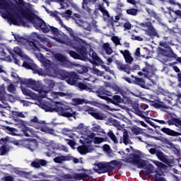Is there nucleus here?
I'll list each match as a JSON object with an SVG mask.
<instances>
[{
	"label": "nucleus",
	"mask_w": 181,
	"mask_h": 181,
	"mask_svg": "<svg viewBox=\"0 0 181 181\" xmlns=\"http://www.w3.org/2000/svg\"><path fill=\"white\" fill-rule=\"evenodd\" d=\"M55 20L59 22V25H61L62 28H64V29L69 32L73 40L69 39L67 35L59 30L57 28L53 26L49 27V32L54 35L52 38L54 39V40H56L58 43L66 45V46H71V47H73V49H74L77 52L71 50H67L66 52L71 57H73V59L83 60V62L88 60V58L87 57L88 54L87 49L90 47V45H88V44H87L84 40L77 37V35L74 31H73V29L64 25L60 17L56 16ZM77 53H79V54Z\"/></svg>",
	"instance_id": "nucleus-1"
},
{
	"label": "nucleus",
	"mask_w": 181,
	"mask_h": 181,
	"mask_svg": "<svg viewBox=\"0 0 181 181\" xmlns=\"http://www.w3.org/2000/svg\"><path fill=\"white\" fill-rule=\"evenodd\" d=\"M88 129V127L83 123H81L77 127H74L75 132H77L79 135H82L80 137L79 142L83 146H80L77 148L78 152H79L81 155H86V153H90L94 151L93 146H91L93 142L96 145H100V144H103V142L105 141V139L103 137L96 136L95 133H90V135L84 134L87 132Z\"/></svg>",
	"instance_id": "nucleus-2"
},
{
	"label": "nucleus",
	"mask_w": 181,
	"mask_h": 181,
	"mask_svg": "<svg viewBox=\"0 0 181 181\" xmlns=\"http://www.w3.org/2000/svg\"><path fill=\"white\" fill-rule=\"evenodd\" d=\"M16 5H18V13L19 16L26 19L29 22L33 23L34 28L38 30H42L43 33H49L50 32V25H47L45 21L42 18L35 16L30 9L25 8L26 3L23 0H17L16 1Z\"/></svg>",
	"instance_id": "nucleus-3"
},
{
	"label": "nucleus",
	"mask_w": 181,
	"mask_h": 181,
	"mask_svg": "<svg viewBox=\"0 0 181 181\" xmlns=\"http://www.w3.org/2000/svg\"><path fill=\"white\" fill-rule=\"evenodd\" d=\"M36 58L43 64L45 70L43 71L40 68H37L35 74H39V76H49V77H57V78H60L61 80H66L67 76H69L70 72H67L63 69H59L56 66H54V63L48 59L47 58H45L43 54H39L36 55Z\"/></svg>",
	"instance_id": "nucleus-4"
},
{
	"label": "nucleus",
	"mask_w": 181,
	"mask_h": 181,
	"mask_svg": "<svg viewBox=\"0 0 181 181\" xmlns=\"http://www.w3.org/2000/svg\"><path fill=\"white\" fill-rule=\"evenodd\" d=\"M38 105L47 112H54V111H55V112H57L58 115H61V117H70L76 116V112L73 111V109L62 102H52L50 103L41 100Z\"/></svg>",
	"instance_id": "nucleus-5"
},
{
	"label": "nucleus",
	"mask_w": 181,
	"mask_h": 181,
	"mask_svg": "<svg viewBox=\"0 0 181 181\" xmlns=\"http://www.w3.org/2000/svg\"><path fill=\"white\" fill-rule=\"evenodd\" d=\"M152 163L156 165L157 169L155 170V167L149 162L141 160L139 157L136 158L134 160V163L137 165L139 169H146L149 173H156L155 175V181H166V180L160 176H163V170H165V165L163 163L152 160Z\"/></svg>",
	"instance_id": "nucleus-6"
},
{
	"label": "nucleus",
	"mask_w": 181,
	"mask_h": 181,
	"mask_svg": "<svg viewBox=\"0 0 181 181\" xmlns=\"http://www.w3.org/2000/svg\"><path fill=\"white\" fill-rule=\"evenodd\" d=\"M0 13L2 18L7 19L9 25H15L16 26L23 25L22 18L11 9V7L5 0H0Z\"/></svg>",
	"instance_id": "nucleus-7"
},
{
	"label": "nucleus",
	"mask_w": 181,
	"mask_h": 181,
	"mask_svg": "<svg viewBox=\"0 0 181 181\" xmlns=\"http://www.w3.org/2000/svg\"><path fill=\"white\" fill-rule=\"evenodd\" d=\"M13 36L17 45H19L20 46H25L27 50H30V52H33V53L35 54V57L37 54H40V52L49 51L47 46L43 45L37 41H29L25 37H21L18 35H13ZM37 52L39 54H37Z\"/></svg>",
	"instance_id": "nucleus-8"
},
{
	"label": "nucleus",
	"mask_w": 181,
	"mask_h": 181,
	"mask_svg": "<svg viewBox=\"0 0 181 181\" xmlns=\"http://www.w3.org/2000/svg\"><path fill=\"white\" fill-rule=\"evenodd\" d=\"M78 75H77L76 72H70L65 80L70 86H75V87H78L80 90H86V91L91 93V91H93L91 86H88L83 83L78 82Z\"/></svg>",
	"instance_id": "nucleus-9"
},
{
	"label": "nucleus",
	"mask_w": 181,
	"mask_h": 181,
	"mask_svg": "<svg viewBox=\"0 0 181 181\" xmlns=\"http://www.w3.org/2000/svg\"><path fill=\"white\" fill-rule=\"evenodd\" d=\"M13 53L16 54L17 56H19V57H21V59H24L26 61L23 62V67H25V69H28L30 70H33L35 73H36V70H37V66L33 63V61L32 59H29V57L27 56L23 53V51L19 47H16L13 48Z\"/></svg>",
	"instance_id": "nucleus-10"
},
{
	"label": "nucleus",
	"mask_w": 181,
	"mask_h": 181,
	"mask_svg": "<svg viewBox=\"0 0 181 181\" xmlns=\"http://www.w3.org/2000/svg\"><path fill=\"white\" fill-rule=\"evenodd\" d=\"M45 122L40 120L37 117L35 116L30 119L29 122L30 127H33L36 129H40L42 132L45 134H50V135H56V132L53 129L45 127Z\"/></svg>",
	"instance_id": "nucleus-11"
},
{
	"label": "nucleus",
	"mask_w": 181,
	"mask_h": 181,
	"mask_svg": "<svg viewBox=\"0 0 181 181\" xmlns=\"http://www.w3.org/2000/svg\"><path fill=\"white\" fill-rule=\"evenodd\" d=\"M47 49H48V51H45V52H49V53L52 54L53 59L64 67H66L67 69H73L74 66H77V64L72 63L69 60H68L67 57H66L62 54H59V53L56 54L53 51H52V49L47 47Z\"/></svg>",
	"instance_id": "nucleus-12"
},
{
	"label": "nucleus",
	"mask_w": 181,
	"mask_h": 181,
	"mask_svg": "<svg viewBox=\"0 0 181 181\" xmlns=\"http://www.w3.org/2000/svg\"><path fill=\"white\" fill-rule=\"evenodd\" d=\"M159 92L163 95H165V101L168 103L170 105H177V104H181V93H168L165 91L163 89H160Z\"/></svg>",
	"instance_id": "nucleus-13"
},
{
	"label": "nucleus",
	"mask_w": 181,
	"mask_h": 181,
	"mask_svg": "<svg viewBox=\"0 0 181 181\" xmlns=\"http://www.w3.org/2000/svg\"><path fill=\"white\" fill-rule=\"evenodd\" d=\"M139 25L148 36H156L157 37H159L158 31L155 29V27H153V25L151 21L140 23Z\"/></svg>",
	"instance_id": "nucleus-14"
},
{
	"label": "nucleus",
	"mask_w": 181,
	"mask_h": 181,
	"mask_svg": "<svg viewBox=\"0 0 181 181\" xmlns=\"http://www.w3.org/2000/svg\"><path fill=\"white\" fill-rule=\"evenodd\" d=\"M115 127H116L119 132L116 133V135L123 134L122 137H120V144H124V145H131L132 142L129 139V136H128V132L122 128V127L119 126V123L117 122H115L113 123Z\"/></svg>",
	"instance_id": "nucleus-15"
},
{
	"label": "nucleus",
	"mask_w": 181,
	"mask_h": 181,
	"mask_svg": "<svg viewBox=\"0 0 181 181\" xmlns=\"http://www.w3.org/2000/svg\"><path fill=\"white\" fill-rule=\"evenodd\" d=\"M21 86H26L34 90V91H39L40 88V82L34 81L32 78L30 79H20Z\"/></svg>",
	"instance_id": "nucleus-16"
},
{
	"label": "nucleus",
	"mask_w": 181,
	"mask_h": 181,
	"mask_svg": "<svg viewBox=\"0 0 181 181\" xmlns=\"http://www.w3.org/2000/svg\"><path fill=\"white\" fill-rule=\"evenodd\" d=\"M150 98L153 100L150 101L152 107L157 108V110H163L165 111V110H169V108H170V107L162 102L159 98H156L155 96L150 95Z\"/></svg>",
	"instance_id": "nucleus-17"
},
{
	"label": "nucleus",
	"mask_w": 181,
	"mask_h": 181,
	"mask_svg": "<svg viewBox=\"0 0 181 181\" xmlns=\"http://www.w3.org/2000/svg\"><path fill=\"white\" fill-rule=\"evenodd\" d=\"M95 94L101 98L102 100H105L106 101H112V98L108 97H112V93L103 87L100 88L98 90L95 91Z\"/></svg>",
	"instance_id": "nucleus-18"
},
{
	"label": "nucleus",
	"mask_w": 181,
	"mask_h": 181,
	"mask_svg": "<svg viewBox=\"0 0 181 181\" xmlns=\"http://www.w3.org/2000/svg\"><path fill=\"white\" fill-rule=\"evenodd\" d=\"M132 107H133V109L134 110V114H136L139 117H141V118H145V117H146V115H148L149 114L148 111H146V112L142 111V110H146V107L144 108V106L138 103H134L133 104Z\"/></svg>",
	"instance_id": "nucleus-19"
},
{
	"label": "nucleus",
	"mask_w": 181,
	"mask_h": 181,
	"mask_svg": "<svg viewBox=\"0 0 181 181\" xmlns=\"http://www.w3.org/2000/svg\"><path fill=\"white\" fill-rule=\"evenodd\" d=\"M84 110L88 112V114L93 117V118H95V119H105L104 114L94 110L92 107L84 106Z\"/></svg>",
	"instance_id": "nucleus-20"
},
{
	"label": "nucleus",
	"mask_w": 181,
	"mask_h": 181,
	"mask_svg": "<svg viewBox=\"0 0 181 181\" xmlns=\"http://www.w3.org/2000/svg\"><path fill=\"white\" fill-rule=\"evenodd\" d=\"M0 101L5 104V101H10L13 103L15 101V96L6 93L4 88H0Z\"/></svg>",
	"instance_id": "nucleus-21"
},
{
	"label": "nucleus",
	"mask_w": 181,
	"mask_h": 181,
	"mask_svg": "<svg viewBox=\"0 0 181 181\" xmlns=\"http://www.w3.org/2000/svg\"><path fill=\"white\" fill-rule=\"evenodd\" d=\"M97 173H107L110 171V164L108 163H99L93 168Z\"/></svg>",
	"instance_id": "nucleus-22"
},
{
	"label": "nucleus",
	"mask_w": 181,
	"mask_h": 181,
	"mask_svg": "<svg viewBox=\"0 0 181 181\" xmlns=\"http://www.w3.org/2000/svg\"><path fill=\"white\" fill-rule=\"evenodd\" d=\"M24 148H26V149H28L30 152H35V151L39 148V144L36 140H29L25 139Z\"/></svg>",
	"instance_id": "nucleus-23"
},
{
	"label": "nucleus",
	"mask_w": 181,
	"mask_h": 181,
	"mask_svg": "<svg viewBox=\"0 0 181 181\" xmlns=\"http://www.w3.org/2000/svg\"><path fill=\"white\" fill-rule=\"evenodd\" d=\"M21 88L27 100H36V98H37V95H36L35 93L32 92L28 88H23V85H21Z\"/></svg>",
	"instance_id": "nucleus-24"
},
{
	"label": "nucleus",
	"mask_w": 181,
	"mask_h": 181,
	"mask_svg": "<svg viewBox=\"0 0 181 181\" xmlns=\"http://www.w3.org/2000/svg\"><path fill=\"white\" fill-rule=\"evenodd\" d=\"M21 88L27 100H36V98H37V95H36L35 93L32 92L28 88H23V85H21Z\"/></svg>",
	"instance_id": "nucleus-25"
},
{
	"label": "nucleus",
	"mask_w": 181,
	"mask_h": 181,
	"mask_svg": "<svg viewBox=\"0 0 181 181\" xmlns=\"http://www.w3.org/2000/svg\"><path fill=\"white\" fill-rule=\"evenodd\" d=\"M98 9L102 12L105 21H108L112 24L115 22V21H114V17L110 16V13H108V11H107L103 5H99Z\"/></svg>",
	"instance_id": "nucleus-26"
},
{
	"label": "nucleus",
	"mask_w": 181,
	"mask_h": 181,
	"mask_svg": "<svg viewBox=\"0 0 181 181\" xmlns=\"http://www.w3.org/2000/svg\"><path fill=\"white\" fill-rule=\"evenodd\" d=\"M97 2V0H83L82 9L86 11L88 13H91V9L90 8V5H94Z\"/></svg>",
	"instance_id": "nucleus-27"
},
{
	"label": "nucleus",
	"mask_w": 181,
	"mask_h": 181,
	"mask_svg": "<svg viewBox=\"0 0 181 181\" xmlns=\"http://www.w3.org/2000/svg\"><path fill=\"white\" fill-rule=\"evenodd\" d=\"M75 23L78 26H80V28H83L85 30H88V32H91V24H90L88 22L83 21V20H75Z\"/></svg>",
	"instance_id": "nucleus-28"
},
{
	"label": "nucleus",
	"mask_w": 181,
	"mask_h": 181,
	"mask_svg": "<svg viewBox=\"0 0 181 181\" xmlns=\"http://www.w3.org/2000/svg\"><path fill=\"white\" fill-rule=\"evenodd\" d=\"M89 56L92 58L94 63H95L96 64H104V62H103V60H101V59L98 57V55H97V53H95V52H94L93 49H90Z\"/></svg>",
	"instance_id": "nucleus-29"
},
{
	"label": "nucleus",
	"mask_w": 181,
	"mask_h": 181,
	"mask_svg": "<svg viewBox=\"0 0 181 181\" xmlns=\"http://www.w3.org/2000/svg\"><path fill=\"white\" fill-rule=\"evenodd\" d=\"M92 73L93 74H95L96 76H99L100 77H103L104 80H111V76L110 75H105V74L104 73V71L96 69V68H93L92 69Z\"/></svg>",
	"instance_id": "nucleus-30"
},
{
	"label": "nucleus",
	"mask_w": 181,
	"mask_h": 181,
	"mask_svg": "<svg viewBox=\"0 0 181 181\" xmlns=\"http://www.w3.org/2000/svg\"><path fill=\"white\" fill-rule=\"evenodd\" d=\"M119 52L121 54L124 56L126 63H127L128 64H132L134 62V58H132V57L131 56V53L129 52V51L126 49L124 51L120 50Z\"/></svg>",
	"instance_id": "nucleus-31"
},
{
	"label": "nucleus",
	"mask_w": 181,
	"mask_h": 181,
	"mask_svg": "<svg viewBox=\"0 0 181 181\" xmlns=\"http://www.w3.org/2000/svg\"><path fill=\"white\" fill-rule=\"evenodd\" d=\"M6 142H11V144H13L16 146H24L25 147V139H21V140H12L11 137H6L5 139Z\"/></svg>",
	"instance_id": "nucleus-32"
},
{
	"label": "nucleus",
	"mask_w": 181,
	"mask_h": 181,
	"mask_svg": "<svg viewBox=\"0 0 181 181\" xmlns=\"http://www.w3.org/2000/svg\"><path fill=\"white\" fill-rule=\"evenodd\" d=\"M71 160V156H60L54 158L55 163H63V162H67Z\"/></svg>",
	"instance_id": "nucleus-33"
},
{
	"label": "nucleus",
	"mask_w": 181,
	"mask_h": 181,
	"mask_svg": "<svg viewBox=\"0 0 181 181\" xmlns=\"http://www.w3.org/2000/svg\"><path fill=\"white\" fill-rule=\"evenodd\" d=\"M44 83L45 84L44 87H45V88L48 90V91H52V90L54 88V86H56V83L54 82V81L49 78H45Z\"/></svg>",
	"instance_id": "nucleus-34"
},
{
	"label": "nucleus",
	"mask_w": 181,
	"mask_h": 181,
	"mask_svg": "<svg viewBox=\"0 0 181 181\" xmlns=\"http://www.w3.org/2000/svg\"><path fill=\"white\" fill-rule=\"evenodd\" d=\"M116 64L119 70H121L122 71H124L127 74H129L131 73V69L129 68V65H125L119 62V61H117Z\"/></svg>",
	"instance_id": "nucleus-35"
},
{
	"label": "nucleus",
	"mask_w": 181,
	"mask_h": 181,
	"mask_svg": "<svg viewBox=\"0 0 181 181\" xmlns=\"http://www.w3.org/2000/svg\"><path fill=\"white\" fill-rule=\"evenodd\" d=\"M22 132L24 134L25 136H36V132L28 127H22Z\"/></svg>",
	"instance_id": "nucleus-36"
},
{
	"label": "nucleus",
	"mask_w": 181,
	"mask_h": 181,
	"mask_svg": "<svg viewBox=\"0 0 181 181\" xmlns=\"http://www.w3.org/2000/svg\"><path fill=\"white\" fill-rule=\"evenodd\" d=\"M46 165H47V161L42 159L36 160L31 163V166L35 168H40V166H46Z\"/></svg>",
	"instance_id": "nucleus-37"
},
{
	"label": "nucleus",
	"mask_w": 181,
	"mask_h": 181,
	"mask_svg": "<svg viewBox=\"0 0 181 181\" xmlns=\"http://www.w3.org/2000/svg\"><path fill=\"white\" fill-rule=\"evenodd\" d=\"M167 124L168 125H175L177 128H180L181 129V120L177 118H171L168 120H167Z\"/></svg>",
	"instance_id": "nucleus-38"
},
{
	"label": "nucleus",
	"mask_w": 181,
	"mask_h": 181,
	"mask_svg": "<svg viewBox=\"0 0 181 181\" xmlns=\"http://www.w3.org/2000/svg\"><path fill=\"white\" fill-rule=\"evenodd\" d=\"M162 132L166 134L167 135H170L171 136H179L181 134L178 133L177 132L173 131L169 128L163 127L161 129Z\"/></svg>",
	"instance_id": "nucleus-39"
},
{
	"label": "nucleus",
	"mask_w": 181,
	"mask_h": 181,
	"mask_svg": "<svg viewBox=\"0 0 181 181\" xmlns=\"http://www.w3.org/2000/svg\"><path fill=\"white\" fill-rule=\"evenodd\" d=\"M37 91L38 92L39 97L40 98H46L47 93H50V90L47 89L46 86H43L42 88L38 89Z\"/></svg>",
	"instance_id": "nucleus-40"
},
{
	"label": "nucleus",
	"mask_w": 181,
	"mask_h": 181,
	"mask_svg": "<svg viewBox=\"0 0 181 181\" xmlns=\"http://www.w3.org/2000/svg\"><path fill=\"white\" fill-rule=\"evenodd\" d=\"M156 156H157L158 159L161 160V162L166 163V165H169V159L168 158V156L164 155L163 153H162L160 151H158V153H156Z\"/></svg>",
	"instance_id": "nucleus-41"
},
{
	"label": "nucleus",
	"mask_w": 181,
	"mask_h": 181,
	"mask_svg": "<svg viewBox=\"0 0 181 181\" xmlns=\"http://www.w3.org/2000/svg\"><path fill=\"white\" fill-rule=\"evenodd\" d=\"M50 95L54 100H57V98H59V97H67V95H69L67 92H51Z\"/></svg>",
	"instance_id": "nucleus-42"
},
{
	"label": "nucleus",
	"mask_w": 181,
	"mask_h": 181,
	"mask_svg": "<svg viewBox=\"0 0 181 181\" xmlns=\"http://www.w3.org/2000/svg\"><path fill=\"white\" fill-rule=\"evenodd\" d=\"M132 77L133 81L134 82L135 84H136L137 86H139L142 88H146L145 81H144V79H142L141 78H136V77L134 76L133 75H132Z\"/></svg>",
	"instance_id": "nucleus-43"
},
{
	"label": "nucleus",
	"mask_w": 181,
	"mask_h": 181,
	"mask_svg": "<svg viewBox=\"0 0 181 181\" xmlns=\"http://www.w3.org/2000/svg\"><path fill=\"white\" fill-rule=\"evenodd\" d=\"M102 49L105 52L106 54H107L108 56L112 54V48L111 47V45H110V43H104L102 45Z\"/></svg>",
	"instance_id": "nucleus-44"
},
{
	"label": "nucleus",
	"mask_w": 181,
	"mask_h": 181,
	"mask_svg": "<svg viewBox=\"0 0 181 181\" xmlns=\"http://www.w3.org/2000/svg\"><path fill=\"white\" fill-rule=\"evenodd\" d=\"M63 134L69 136V138H80L77 134L72 133V131L69 129H63Z\"/></svg>",
	"instance_id": "nucleus-45"
},
{
	"label": "nucleus",
	"mask_w": 181,
	"mask_h": 181,
	"mask_svg": "<svg viewBox=\"0 0 181 181\" xmlns=\"http://www.w3.org/2000/svg\"><path fill=\"white\" fill-rule=\"evenodd\" d=\"M74 64L77 65V66H74L73 67H78V69H76V71H78L79 74H83V73H87V71H88V69L86 66H82L76 63H74Z\"/></svg>",
	"instance_id": "nucleus-46"
},
{
	"label": "nucleus",
	"mask_w": 181,
	"mask_h": 181,
	"mask_svg": "<svg viewBox=\"0 0 181 181\" xmlns=\"http://www.w3.org/2000/svg\"><path fill=\"white\" fill-rule=\"evenodd\" d=\"M90 129L93 132H97L98 134H105L104 129H103V128H101V126L98 124H93V127Z\"/></svg>",
	"instance_id": "nucleus-47"
},
{
	"label": "nucleus",
	"mask_w": 181,
	"mask_h": 181,
	"mask_svg": "<svg viewBox=\"0 0 181 181\" xmlns=\"http://www.w3.org/2000/svg\"><path fill=\"white\" fill-rule=\"evenodd\" d=\"M124 100L122 99V98H121V96L119 95H114L112 97V101H109V103H112V104H115V105H117L118 103H123Z\"/></svg>",
	"instance_id": "nucleus-48"
},
{
	"label": "nucleus",
	"mask_w": 181,
	"mask_h": 181,
	"mask_svg": "<svg viewBox=\"0 0 181 181\" xmlns=\"http://www.w3.org/2000/svg\"><path fill=\"white\" fill-rule=\"evenodd\" d=\"M5 130L6 131L7 134H9L10 135H13V136H18L19 134H17L18 130L10 127H5Z\"/></svg>",
	"instance_id": "nucleus-49"
},
{
	"label": "nucleus",
	"mask_w": 181,
	"mask_h": 181,
	"mask_svg": "<svg viewBox=\"0 0 181 181\" xmlns=\"http://www.w3.org/2000/svg\"><path fill=\"white\" fill-rule=\"evenodd\" d=\"M88 177V175L83 173L74 174V179H76V180H83L84 179H87Z\"/></svg>",
	"instance_id": "nucleus-50"
},
{
	"label": "nucleus",
	"mask_w": 181,
	"mask_h": 181,
	"mask_svg": "<svg viewBox=\"0 0 181 181\" xmlns=\"http://www.w3.org/2000/svg\"><path fill=\"white\" fill-rule=\"evenodd\" d=\"M139 76H144V77H148L151 74V70L148 67H146L142 69V71L138 73Z\"/></svg>",
	"instance_id": "nucleus-51"
},
{
	"label": "nucleus",
	"mask_w": 181,
	"mask_h": 181,
	"mask_svg": "<svg viewBox=\"0 0 181 181\" xmlns=\"http://www.w3.org/2000/svg\"><path fill=\"white\" fill-rule=\"evenodd\" d=\"M60 9H67L69 8V1L67 0H59Z\"/></svg>",
	"instance_id": "nucleus-52"
},
{
	"label": "nucleus",
	"mask_w": 181,
	"mask_h": 181,
	"mask_svg": "<svg viewBox=\"0 0 181 181\" xmlns=\"http://www.w3.org/2000/svg\"><path fill=\"white\" fill-rule=\"evenodd\" d=\"M108 136L110 138V139L114 142V144H118V139H117V136L112 132V130H110L107 133Z\"/></svg>",
	"instance_id": "nucleus-53"
},
{
	"label": "nucleus",
	"mask_w": 181,
	"mask_h": 181,
	"mask_svg": "<svg viewBox=\"0 0 181 181\" xmlns=\"http://www.w3.org/2000/svg\"><path fill=\"white\" fill-rule=\"evenodd\" d=\"M7 91L11 94H16V86H15V85L13 83H10L7 86Z\"/></svg>",
	"instance_id": "nucleus-54"
},
{
	"label": "nucleus",
	"mask_w": 181,
	"mask_h": 181,
	"mask_svg": "<svg viewBox=\"0 0 181 181\" xmlns=\"http://www.w3.org/2000/svg\"><path fill=\"white\" fill-rule=\"evenodd\" d=\"M100 66H101V68L103 69V70H105L106 73H109L112 76H115L114 71L111 70V69H110V66H107L104 65V64H100Z\"/></svg>",
	"instance_id": "nucleus-55"
},
{
	"label": "nucleus",
	"mask_w": 181,
	"mask_h": 181,
	"mask_svg": "<svg viewBox=\"0 0 181 181\" xmlns=\"http://www.w3.org/2000/svg\"><path fill=\"white\" fill-rule=\"evenodd\" d=\"M126 12L127 15H132V16H136L138 15V9L136 8H129Z\"/></svg>",
	"instance_id": "nucleus-56"
},
{
	"label": "nucleus",
	"mask_w": 181,
	"mask_h": 181,
	"mask_svg": "<svg viewBox=\"0 0 181 181\" xmlns=\"http://www.w3.org/2000/svg\"><path fill=\"white\" fill-rule=\"evenodd\" d=\"M85 100L83 99L74 98L72 99V105H81V104H84Z\"/></svg>",
	"instance_id": "nucleus-57"
},
{
	"label": "nucleus",
	"mask_w": 181,
	"mask_h": 181,
	"mask_svg": "<svg viewBox=\"0 0 181 181\" xmlns=\"http://www.w3.org/2000/svg\"><path fill=\"white\" fill-rule=\"evenodd\" d=\"M131 131L132 134H134V135H139V134H142V129L138 127H132Z\"/></svg>",
	"instance_id": "nucleus-58"
},
{
	"label": "nucleus",
	"mask_w": 181,
	"mask_h": 181,
	"mask_svg": "<svg viewBox=\"0 0 181 181\" xmlns=\"http://www.w3.org/2000/svg\"><path fill=\"white\" fill-rule=\"evenodd\" d=\"M111 40L115 43V46L121 45V39L117 36H112Z\"/></svg>",
	"instance_id": "nucleus-59"
},
{
	"label": "nucleus",
	"mask_w": 181,
	"mask_h": 181,
	"mask_svg": "<svg viewBox=\"0 0 181 181\" xmlns=\"http://www.w3.org/2000/svg\"><path fill=\"white\" fill-rule=\"evenodd\" d=\"M16 175H18L19 176H30V173H28L25 171L21 170H14Z\"/></svg>",
	"instance_id": "nucleus-60"
},
{
	"label": "nucleus",
	"mask_w": 181,
	"mask_h": 181,
	"mask_svg": "<svg viewBox=\"0 0 181 181\" xmlns=\"http://www.w3.org/2000/svg\"><path fill=\"white\" fill-rule=\"evenodd\" d=\"M12 114L15 117H19L20 118H25L26 117V113H23V112L13 111Z\"/></svg>",
	"instance_id": "nucleus-61"
},
{
	"label": "nucleus",
	"mask_w": 181,
	"mask_h": 181,
	"mask_svg": "<svg viewBox=\"0 0 181 181\" xmlns=\"http://www.w3.org/2000/svg\"><path fill=\"white\" fill-rule=\"evenodd\" d=\"M61 16L62 18H65V19H69L70 16H71V10H66L64 13H60Z\"/></svg>",
	"instance_id": "nucleus-62"
},
{
	"label": "nucleus",
	"mask_w": 181,
	"mask_h": 181,
	"mask_svg": "<svg viewBox=\"0 0 181 181\" xmlns=\"http://www.w3.org/2000/svg\"><path fill=\"white\" fill-rule=\"evenodd\" d=\"M39 40L41 41V42H42L44 45H49V43H50V41H49V38L45 37V36H40L39 37Z\"/></svg>",
	"instance_id": "nucleus-63"
},
{
	"label": "nucleus",
	"mask_w": 181,
	"mask_h": 181,
	"mask_svg": "<svg viewBox=\"0 0 181 181\" xmlns=\"http://www.w3.org/2000/svg\"><path fill=\"white\" fill-rule=\"evenodd\" d=\"M146 138H151V135L149 134H144L143 136H137L136 139L140 141V142H145L146 144V141H145Z\"/></svg>",
	"instance_id": "nucleus-64"
}]
</instances>
